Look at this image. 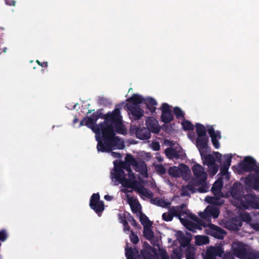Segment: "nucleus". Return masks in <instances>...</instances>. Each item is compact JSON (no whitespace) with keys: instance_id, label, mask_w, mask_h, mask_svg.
Returning a JSON list of instances; mask_svg holds the SVG:
<instances>
[{"instance_id":"f257e3e1","label":"nucleus","mask_w":259,"mask_h":259,"mask_svg":"<svg viewBox=\"0 0 259 259\" xmlns=\"http://www.w3.org/2000/svg\"><path fill=\"white\" fill-rule=\"evenodd\" d=\"M97 123L99 118L104 119V121L100 122L98 125L102 131V139L97 137L98 151L102 152H111L113 149H122L124 147L122 142L118 137L115 136L116 131L119 134H123V125L122 122V117L119 108H115L112 112L103 114L101 110H98L94 112L90 116Z\"/></svg>"},{"instance_id":"f03ea898","label":"nucleus","mask_w":259,"mask_h":259,"mask_svg":"<svg viewBox=\"0 0 259 259\" xmlns=\"http://www.w3.org/2000/svg\"><path fill=\"white\" fill-rule=\"evenodd\" d=\"M240 170L250 174L245 178L246 185H251L253 181H255L256 187L259 184V164L252 157L247 156L244 157L243 161L239 164Z\"/></svg>"},{"instance_id":"7ed1b4c3","label":"nucleus","mask_w":259,"mask_h":259,"mask_svg":"<svg viewBox=\"0 0 259 259\" xmlns=\"http://www.w3.org/2000/svg\"><path fill=\"white\" fill-rule=\"evenodd\" d=\"M114 170V178L118 181L121 183H124L123 185L127 188L134 189L139 194L150 198L153 196V193L148 189L145 188L143 186L139 184L137 181H134L131 182L125 178V174L124 170L121 168V166L115 165Z\"/></svg>"},{"instance_id":"20e7f679","label":"nucleus","mask_w":259,"mask_h":259,"mask_svg":"<svg viewBox=\"0 0 259 259\" xmlns=\"http://www.w3.org/2000/svg\"><path fill=\"white\" fill-rule=\"evenodd\" d=\"M241 204L245 209H259V198L255 195L247 194L242 197Z\"/></svg>"},{"instance_id":"39448f33","label":"nucleus","mask_w":259,"mask_h":259,"mask_svg":"<svg viewBox=\"0 0 259 259\" xmlns=\"http://www.w3.org/2000/svg\"><path fill=\"white\" fill-rule=\"evenodd\" d=\"M100 195L98 193H94L90 200V206L91 209L98 214L99 217L102 215L103 211L105 209L104 202L100 200Z\"/></svg>"},{"instance_id":"423d86ee","label":"nucleus","mask_w":259,"mask_h":259,"mask_svg":"<svg viewBox=\"0 0 259 259\" xmlns=\"http://www.w3.org/2000/svg\"><path fill=\"white\" fill-rule=\"evenodd\" d=\"M233 253L237 257L240 259H246L247 250L246 245L242 242H235L232 245Z\"/></svg>"},{"instance_id":"0eeeda50","label":"nucleus","mask_w":259,"mask_h":259,"mask_svg":"<svg viewBox=\"0 0 259 259\" xmlns=\"http://www.w3.org/2000/svg\"><path fill=\"white\" fill-rule=\"evenodd\" d=\"M160 110L162 112L161 115V121L166 124L170 123L174 120V115L172 113L170 107L167 103H162Z\"/></svg>"},{"instance_id":"6e6552de","label":"nucleus","mask_w":259,"mask_h":259,"mask_svg":"<svg viewBox=\"0 0 259 259\" xmlns=\"http://www.w3.org/2000/svg\"><path fill=\"white\" fill-rule=\"evenodd\" d=\"M207 234L215 238L222 239L226 234V231L221 227L212 224H210L207 230Z\"/></svg>"},{"instance_id":"1a4fd4ad","label":"nucleus","mask_w":259,"mask_h":259,"mask_svg":"<svg viewBox=\"0 0 259 259\" xmlns=\"http://www.w3.org/2000/svg\"><path fill=\"white\" fill-rule=\"evenodd\" d=\"M192 169L196 180H198V182L199 184L206 181L207 179L206 174L201 165L199 164H195L192 166Z\"/></svg>"},{"instance_id":"9d476101","label":"nucleus","mask_w":259,"mask_h":259,"mask_svg":"<svg viewBox=\"0 0 259 259\" xmlns=\"http://www.w3.org/2000/svg\"><path fill=\"white\" fill-rule=\"evenodd\" d=\"M209 138L208 136L197 137L196 146L200 153L201 156H203V153H206L208 148Z\"/></svg>"},{"instance_id":"9b49d317","label":"nucleus","mask_w":259,"mask_h":259,"mask_svg":"<svg viewBox=\"0 0 259 259\" xmlns=\"http://www.w3.org/2000/svg\"><path fill=\"white\" fill-rule=\"evenodd\" d=\"M147 128L151 133L158 134L161 127L159 125L157 120L153 117H149L146 120Z\"/></svg>"},{"instance_id":"f8f14e48","label":"nucleus","mask_w":259,"mask_h":259,"mask_svg":"<svg viewBox=\"0 0 259 259\" xmlns=\"http://www.w3.org/2000/svg\"><path fill=\"white\" fill-rule=\"evenodd\" d=\"M85 122L84 125L92 129V130L96 134V138L99 137L101 135H102V131L100 128V126L97 123H94V121L90 117L86 116L84 117Z\"/></svg>"},{"instance_id":"ddd939ff","label":"nucleus","mask_w":259,"mask_h":259,"mask_svg":"<svg viewBox=\"0 0 259 259\" xmlns=\"http://www.w3.org/2000/svg\"><path fill=\"white\" fill-rule=\"evenodd\" d=\"M125 254L127 259H138L141 255L137 246L129 247L127 243L125 247Z\"/></svg>"},{"instance_id":"4468645a","label":"nucleus","mask_w":259,"mask_h":259,"mask_svg":"<svg viewBox=\"0 0 259 259\" xmlns=\"http://www.w3.org/2000/svg\"><path fill=\"white\" fill-rule=\"evenodd\" d=\"M126 107L127 109L131 113L132 118L135 120L140 119L144 115V111L140 106L130 105Z\"/></svg>"},{"instance_id":"2eb2a0df","label":"nucleus","mask_w":259,"mask_h":259,"mask_svg":"<svg viewBox=\"0 0 259 259\" xmlns=\"http://www.w3.org/2000/svg\"><path fill=\"white\" fill-rule=\"evenodd\" d=\"M136 136L140 140H148L151 137V132L146 127H139L136 131Z\"/></svg>"},{"instance_id":"dca6fc26","label":"nucleus","mask_w":259,"mask_h":259,"mask_svg":"<svg viewBox=\"0 0 259 259\" xmlns=\"http://www.w3.org/2000/svg\"><path fill=\"white\" fill-rule=\"evenodd\" d=\"M145 99L142 96L134 94L127 99L126 101L128 103L126 104V106H128L130 105L140 106L139 104L144 102Z\"/></svg>"},{"instance_id":"f3484780","label":"nucleus","mask_w":259,"mask_h":259,"mask_svg":"<svg viewBox=\"0 0 259 259\" xmlns=\"http://www.w3.org/2000/svg\"><path fill=\"white\" fill-rule=\"evenodd\" d=\"M141 255L143 259H159V254L156 249L147 251L141 250Z\"/></svg>"},{"instance_id":"a211bd4d","label":"nucleus","mask_w":259,"mask_h":259,"mask_svg":"<svg viewBox=\"0 0 259 259\" xmlns=\"http://www.w3.org/2000/svg\"><path fill=\"white\" fill-rule=\"evenodd\" d=\"M144 103L146 105V109L151 113L155 112L157 102L155 99L152 97H148L145 99Z\"/></svg>"},{"instance_id":"6ab92c4d","label":"nucleus","mask_w":259,"mask_h":259,"mask_svg":"<svg viewBox=\"0 0 259 259\" xmlns=\"http://www.w3.org/2000/svg\"><path fill=\"white\" fill-rule=\"evenodd\" d=\"M187 207V204L186 203H182L179 206H172V208H175L174 209L176 211V213L178 214V217L179 218L180 221L181 223H183L184 219L181 218V216L183 214H188V210L185 209Z\"/></svg>"},{"instance_id":"aec40b11","label":"nucleus","mask_w":259,"mask_h":259,"mask_svg":"<svg viewBox=\"0 0 259 259\" xmlns=\"http://www.w3.org/2000/svg\"><path fill=\"white\" fill-rule=\"evenodd\" d=\"M180 235L178 238L179 242L180 244L181 247L183 248H185L186 246H188L190 244V241L191 240V236L190 233H187V235L190 236V237H187L185 236L182 232L180 231Z\"/></svg>"},{"instance_id":"412c9836","label":"nucleus","mask_w":259,"mask_h":259,"mask_svg":"<svg viewBox=\"0 0 259 259\" xmlns=\"http://www.w3.org/2000/svg\"><path fill=\"white\" fill-rule=\"evenodd\" d=\"M153 196L149 199H151L150 202L152 204L156 205L157 206L162 207L163 208L166 207L168 206L170 203L167 201H166L164 199L162 198H160L158 197H155L152 198Z\"/></svg>"},{"instance_id":"4be33fe9","label":"nucleus","mask_w":259,"mask_h":259,"mask_svg":"<svg viewBox=\"0 0 259 259\" xmlns=\"http://www.w3.org/2000/svg\"><path fill=\"white\" fill-rule=\"evenodd\" d=\"M174 208L171 207L169 209L168 213L165 212L162 214V218L164 221L170 222L172 220L174 217H178V214L176 213V211Z\"/></svg>"},{"instance_id":"5701e85b","label":"nucleus","mask_w":259,"mask_h":259,"mask_svg":"<svg viewBox=\"0 0 259 259\" xmlns=\"http://www.w3.org/2000/svg\"><path fill=\"white\" fill-rule=\"evenodd\" d=\"M165 154L167 157L170 159L173 158L179 159L180 158L178 152L172 148H167L165 150Z\"/></svg>"},{"instance_id":"b1692460","label":"nucleus","mask_w":259,"mask_h":259,"mask_svg":"<svg viewBox=\"0 0 259 259\" xmlns=\"http://www.w3.org/2000/svg\"><path fill=\"white\" fill-rule=\"evenodd\" d=\"M151 226L145 225L143 230V235L148 240H151L154 238V233L152 230Z\"/></svg>"},{"instance_id":"393cba45","label":"nucleus","mask_w":259,"mask_h":259,"mask_svg":"<svg viewBox=\"0 0 259 259\" xmlns=\"http://www.w3.org/2000/svg\"><path fill=\"white\" fill-rule=\"evenodd\" d=\"M205 153H203V156H201L204 164L208 166L215 165V159L214 157L211 154H205Z\"/></svg>"},{"instance_id":"a878e982","label":"nucleus","mask_w":259,"mask_h":259,"mask_svg":"<svg viewBox=\"0 0 259 259\" xmlns=\"http://www.w3.org/2000/svg\"><path fill=\"white\" fill-rule=\"evenodd\" d=\"M195 126L197 137L207 136L206 135V128L203 124L197 123Z\"/></svg>"},{"instance_id":"bb28decb","label":"nucleus","mask_w":259,"mask_h":259,"mask_svg":"<svg viewBox=\"0 0 259 259\" xmlns=\"http://www.w3.org/2000/svg\"><path fill=\"white\" fill-rule=\"evenodd\" d=\"M195 243L197 245L207 244L209 243V240L207 236L202 235H197L195 237Z\"/></svg>"},{"instance_id":"cd10ccee","label":"nucleus","mask_w":259,"mask_h":259,"mask_svg":"<svg viewBox=\"0 0 259 259\" xmlns=\"http://www.w3.org/2000/svg\"><path fill=\"white\" fill-rule=\"evenodd\" d=\"M182 223L187 229L193 232H196L195 230L197 229H200V227L197 226V225L189 220H184L183 223Z\"/></svg>"},{"instance_id":"c85d7f7f","label":"nucleus","mask_w":259,"mask_h":259,"mask_svg":"<svg viewBox=\"0 0 259 259\" xmlns=\"http://www.w3.org/2000/svg\"><path fill=\"white\" fill-rule=\"evenodd\" d=\"M168 174L171 177L178 178L180 177L181 169L177 166L170 167L168 170Z\"/></svg>"},{"instance_id":"c756f323","label":"nucleus","mask_w":259,"mask_h":259,"mask_svg":"<svg viewBox=\"0 0 259 259\" xmlns=\"http://www.w3.org/2000/svg\"><path fill=\"white\" fill-rule=\"evenodd\" d=\"M119 165L121 166V168L124 170H126L128 172V176L130 178H135L134 173L131 167V164L123 162H119L118 163Z\"/></svg>"},{"instance_id":"7c9ffc66","label":"nucleus","mask_w":259,"mask_h":259,"mask_svg":"<svg viewBox=\"0 0 259 259\" xmlns=\"http://www.w3.org/2000/svg\"><path fill=\"white\" fill-rule=\"evenodd\" d=\"M204 259H215V247H209L206 251Z\"/></svg>"},{"instance_id":"2f4dec72","label":"nucleus","mask_w":259,"mask_h":259,"mask_svg":"<svg viewBox=\"0 0 259 259\" xmlns=\"http://www.w3.org/2000/svg\"><path fill=\"white\" fill-rule=\"evenodd\" d=\"M124 163H129L135 167H137L138 166V162L131 154H127L126 155Z\"/></svg>"},{"instance_id":"473e14b6","label":"nucleus","mask_w":259,"mask_h":259,"mask_svg":"<svg viewBox=\"0 0 259 259\" xmlns=\"http://www.w3.org/2000/svg\"><path fill=\"white\" fill-rule=\"evenodd\" d=\"M223 182L222 181L218 180L215 181L214 184H213L212 187H211V190L214 193L215 192H219L221 191V189L223 187Z\"/></svg>"},{"instance_id":"72a5a7b5","label":"nucleus","mask_w":259,"mask_h":259,"mask_svg":"<svg viewBox=\"0 0 259 259\" xmlns=\"http://www.w3.org/2000/svg\"><path fill=\"white\" fill-rule=\"evenodd\" d=\"M182 125L184 131H192L194 130V125L189 120H184L182 122Z\"/></svg>"},{"instance_id":"f704fd0d","label":"nucleus","mask_w":259,"mask_h":259,"mask_svg":"<svg viewBox=\"0 0 259 259\" xmlns=\"http://www.w3.org/2000/svg\"><path fill=\"white\" fill-rule=\"evenodd\" d=\"M141 223L144 227L145 225L148 226L152 225V222L149 220L148 218L144 213H141L140 216Z\"/></svg>"},{"instance_id":"c9c22d12","label":"nucleus","mask_w":259,"mask_h":259,"mask_svg":"<svg viewBox=\"0 0 259 259\" xmlns=\"http://www.w3.org/2000/svg\"><path fill=\"white\" fill-rule=\"evenodd\" d=\"M232 158V155L231 154L224 155V160L222 161V163L221 162V164L230 167L231 163Z\"/></svg>"},{"instance_id":"e433bc0d","label":"nucleus","mask_w":259,"mask_h":259,"mask_svg":"<svg viewBox=\"0 0 259 259\" xmlns=\"http://www.w3.org/2000/svg\"><path fill=\"white\" fill-rule=\"evenodd\" d=\"M130 205L132 209V211L134 213L137 212L139 207H140V204L138 200H135L133 201L130 202Z\"/></svg>"},{"instance_id":"4c0bfd02","label":"nucleus","mask_w":259,"mask_h":259,"mask_svg":"<svg viewBox=\"0 0 259 259\" xmlns=\"http://www.w3.org/2000/svg\"><path fill=\"white\" fill-rule=\"evenodd\" d=\"M174 112L178 119L184 118L185 114L182 110L179 107H175L174 108Z\"/></svg>"},{"instance_id":"58836bf2","label":"nucleus","mask_w":259,"mask_h":259,"mask_svg":"<svg viewBox=\"0 0 259 259\" xmlns=\"http://www.w3.org/2000/svg\"><path fill=\"white\" fill-rule=\"evenodd\" d=\"M197 184L198 185H201L198 189H197V190L200 193H205L208 191V186L207 185L206 183V181L205 182H203L201 184H199L198 182V180H197Z\"/></svg>"},{"instance_id":"ea45409f","label":"nucleus","mask_w":259,"mask_h":259,"mask_svg":"<svg viewBox=\"0 0 259 259\" xmlns=\"http://www.w3.org/2000/svg\"><path fill=\"white\" fill-rule=\"evenodd\" d=\"M182 253L181 250L178 249L173 250L171 254L170 255V259H181Z\"/></svg>"},{"instance_id":"a19ab883","label":"nucleus","mask_w":259,"mask_h":259,"mask_svg":"<svg viewBox=\"0 0 259 259\" xmlns=\"http://www.w3.org/2000/svg\"><path fill=\"white\" fill-rule=\"evenodd\" d=\"M208 133L209 135L210 138L218 136V138L220 139L221 138L220 132L219 131H214L213 127L212 126H210L208 129Z\"/></svg>"},{"instance_id":"79ce46f5","label":"nucleus","mask_w":259,"mask_h":259,"mask_svg":"<svg viewBox=\"0 0 259 259\" xmlns=\"http://www.w3.org/2000/svg\"><path fill=\"white\" fill-rule=\"evenodd\" d=\"M240 218L242 221L247 223H250L251 220V218L249 213L247 212L241 213L240 214Z\"/></svg>"},{"instance_id":"37998d69","label":"nucleus","mask_w":259,"mask_h":259,"mask_svg":"<svg viewBox=\"0 0 259 259\" xmlns=\"http://www.w3.org/2000/svg\"><path fill=\"white\" fill-rule=\"evenodd\" d=\"M209 217L210 216H212L213 218L215 219L217 218L219 215L220 211L217 208H209Z\"/></svg>"},{"instance_id":"c03bdc74","label":"nucleus","mask_w":259,"mask_h":259,"mask_svg":"<svg viewBox=\"0 0 259 259\" xmlns=\"http://www.w3.org/2000/svg\"><path fill=\"white\" fill-rule=\"evenodd\" d=\"M259 257V252L258 251H247L246 258L257 259Z\"/></svg>"},{"instance_id":"a18cd8bd","label":"nucleus","mask_w":259,"mask_h":259,"mask_svg":"<svg viewBox=\"0 0 259 259\" xmlns=\"http://www.w3.org/2000/svg\"><path fill=\"white\" fill-rule=\"evenodd\" d=\"M186 249L185 250L186 255H194L195 254V247L193 244H190L188 246H186Z\"/></svg>"},{"instance_id":"49530a36","label":"nucleus","mask_w":259,"mask_h":259,"mask_svg":"<svg viewBox=\"0 0 259 259\" xmlns=\"http://www.w3.org/2000/svg\"><path fill=\"white\" fill-rule=\"evenodd\" d=\"M130 240L133 242V244H137L139 241V239L138 236L135 233V232L133 231H131V235L130 236Z\"/></svg>"},{"instance_id":"de8ad7c7","label":"nucleus","mask_w":259,"mask_h":259,"mask_svg":"<svg viewBox=\"0 0 259 259\" xmlns=\"http://www.w3.org/2000/svg\"><path fill=\"white\" fill-rule=\"evenodd\" d=\"M198 214H199V217L201 218L204 219V220H207L208 218H209L208 207H207L205 209L204 211L199 212Z\"/></svg>"},{"instance_id":"09e8293b","label":"nucleus","mask_w":259,"mask_h":259,"mask_svg":"<svg viewBox=\"0 0 259 259\" xmlns=\"http://www.w3.org/2000/svg\"><path fill=\"white\" fill-rule=\"evenodd\" d=\"M159 256L160 257L161 259H169V256L165 249H159Z\"/></svg>"},{"instance_id":"8fccbe9b","label":"nucleus","mask_w":259,"mask_h":259,"mask_svg":"<svg viewBox=\"0 0 259 259\" xmlns=\"http://www.w3.org/2000/svg\"><path fill=\"white\" fill-rule=\"evenodd\" d=\"M218 136H215L211 138L212 143L215 149L220 148V143L219 140L217 139Z\"/></svg>"},{"instance_id":"3c124183","label":"nucleus","mask_w":259,"mask_h":259,"mask_svg":"<svg viewBox=\"0 0 259 259\" xmlns=\"http://www.w3.org/2000/svg\"><path fill=\"white\" fill-rule=\"evenodd\" d=\"M8 237L7 232L5 230H0V241L3 242L6 240Z\"/></svg>"},{"instance_id":"603ef678","label":"nucleus","mask_w":259,"mask_h":259,"mask_svg":"<svg viewBox=\"0 0 259 259\" xmlns=\"http://www.w3.org/2000/svg\"><path fill=\"white\" fill-rule=\"evenodd\" d=\"M127 220L130 223H131L133 226L135 227H138V226H139V225L137 223L133 216L129 214V216L127 217Z\"/></svg>"},{"instance_id":"864d4df0","label":"nucleus","mask_w":259,"mask_h":259,"mask_svg":"<svg viewBox=\"0 0 259 259\" xmlns=\"http://www.w3.org/2000/svg\"><path fill=\"white\" fill-rule=\"evenodd\" d=\"M229 167L221 164L220 167V172L222 175H226L228 174V169Z\"/></svg>"},{"instance_id":"5fc2aeb1","label":"nucleus","mask_w":259,"mask_h":259,"mask_svg":"<svg viewBox=\"0 0 259 259\" xmlns=\"http://www.w3.org/2000/svg\"><path fill=\"white\" fill-rule=\"evenodd\" d=\"M215 256L221 257L224 253V250L221 247H215Z\"/></svg>"},{"instance_id":"6e6d98bb","label":"nucleus","mask_w":259,"mask_h":259,"mask_svg":"<svg viewBox=\"0 0 259 259\" xmlns=\"http://www.w3.org/2000/svg\"><path fill=\"white\" fill-rule=\"evenodd\" d=\"M156 170L161 175H163L166 172L165 167L162 165H158L156 167Z\"/></svg>"},{"instance_id":"4d7b16f0","label":"nucleus","mask_w":259,"mask_h":259,"mask_svg":"<svg viewBox=\"0 0 259 259\" xmlns=\"http://www.w3.org/2000/svg\"><path fill=\"white\" fill-rule=\"evenodd\" d=\"M122 224L123 225V230L124 232L126 231H131L130 230V226L128 225L127 221L126 220H123L122 221Z\"/></svg>"},{"instance_id":"13d9d810","label":"nucleus","mask_w":259,"mask_h":259,"mask_svg":"<svg viewBox=\"0 0 259 259\" xmlns=\"http://www.w3.org/2000/svg\"><path fill=\"white\" fill-rule=\"evenodd\" d=\"M151 147L154 151H158L160 148V146L158 142H153L152 143Z\"/></svg>"},{"instance_id":"bf43d9fd","label":"nucleus","mask_w":259,"mask_h":259,"mask_svg":"<svg viewBox=\"0 0 259 259\" xmlns=\"http://www.w3.org/2000/svg\"><path fill=\"white\" fill-rule=\"evenodd\" d=\"M144 248L142 250H152L153 249H155L154 247H152L148 242H145L143 243Z\"/></svg>"},{"instance_id":"052dcab7","label":"nucleus","mask_w":259,"mask_h":259,"mask_svg":"<svg viewBox=\"0 0 259 259\" xmlns=\"http://www.w3.org/2000/svg\"><path fill=\"white\" fill-rule=\"evenodd\" d=\"M186 187L192 193H194L198 191L197 189L192 184L188 185Z\"/></svg>"},{"instance_id":"680f3d73","label":"nucleus","mask_w":259,"mask_h":259,"mask_svg":"<svg viewBox=\"0 0 259 259\" xmlns=\"http://www.w3.org/2000/svg\"><path fill=\"white\" fill-rule=\"evenodd\" d=\"M235 184L233 185L232 190H231V195L233 197L235 198H237L238 197V194H237V192L236 189L234 188Z\"/></svg>"},{"instance_id":"e2e57ef3","label":"nucleus","mask_w":259,"mask_h":259,"mask_svg":"<svg viewBox=\"0 0 259 259\" xmlns=\"http://www.w3.org/2000/svg\"><path fill=\"white\" fill-rule=\"evenodd\" d=\"M233 254L231 252H227L224 254V259H234Z\"/></svg>"},{"instance_id":"0e129e2a","label":"nucleus","mask_w":259,"mask_h":259,"mask_svg":"<svg viewBox=\"0 0 259 259\" xmlns=\"http://www.w3.org/2000/svg\"><path fill=\"white\" fill-rule=\"evenodd\" d=\"M255 181H253L252 182V184L251 185H246L247 186L249 187H251L254 190H259V184H257V187H256V185H255Z\"/></svg>"},{"instance_id":"69168bd1","label":"nucleus","mask_w":259,"mask_h":259,"mask_svg":"<svg viewBox=\"0 0 259 259\" xmlns=\"http://www.w3.org/2000/svg\"><path fill=\"white\" fill-rule=\"evenodd\" d=\"M36 63L42 67H47L48 66V63L47 62H41L38 60H36Z\"/></svg>"},{"instance_id":"338daca9","label":"nucleus","mask_w":259,"mask_h":259,"mask_svg":"<svg viewBox=\"0 0 259 259\" xmlns=\"http://www.w3.org/2000/svg\"><path fill=\"white\" fill-rule=\"evenodd\" d=\"M140 168L142 171L147 172V165L144 162H143L140 164Z\"/></svg>"},{"instance_id":"774afa93","label":"nucleus","mask_w":259,"mask_h":259,"mask_svg":"<svg viewBox=\"0 0 259 259\" xmlns=\"http://www.w3.org/2000/svg\"><path fill=\"white\" fill-rule=\"evenodd\" d=\"M164 144L167 146H169L170 147H172L175 145L174 141H170L167 139H165L164 140Z\"/></svg>"}]
</instances>
